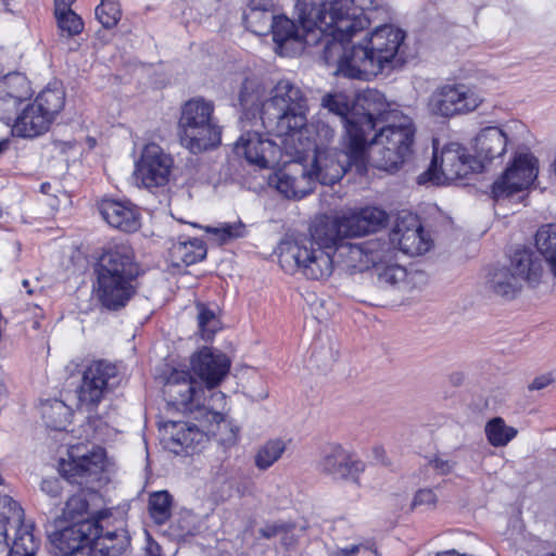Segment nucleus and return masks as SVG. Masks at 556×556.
Instances as JSON below:
<instances>
[{
  "instance_id": "f257e3e1",
  "label": "nucleus",
  "mask_w": 556,
  "mask_h": 556,
  "mask_svg": "<svg viewBox=\"0 0 556 556\" xmlns=\"http://www.w3.org/2000/svg\"><path fill=\"white\" fill-rule=\"evenodd\" d=\"M243 109L258 108L264 128L278 138L286 153L303 151L312 146L305 134L307 103L303 91L288 79L279 80L270 97L262 101L258 86L247 79L239 94Z\"/></svg>"
},
{
  "instance_id": "f03ea898",
  "label": "nucleus",
  "mask_w": 556,
  "mask_h": 556,
  "mask_svg": "<svg viewBox=\"0 0 556 556\" xmlns=\"http://www.w3.org/2000/svg\"><path fill=\"white\" fill-rule=\"evenodd\" d=\"M406 34L399 27L384 24L375 27L357 45L344 47L350 40L328 39L323 58L328 65L336 64L338 75L351 79L369 80L390 67Z\"/></svg>"
},
{
  "instance_id": "7ed1b4c3",
  "label": "nucleus",
  "mask_w": 556,
  "mask_h": 556,
  "mask_svg": "<svg viewBox=\"0 0 556 556\" xmlns=\"http://www.w3.org/2000/svg\"><path fill=\"white\" fill-rule=\"evenodd\" d=\"M378 7L376 0H298V10L306 41L351 40L370 25L366 11Z\"/></svg>"
},
{
  "instance_id": "20e7f679",
  "label": "nucleus",
  "mask_w": 556,
  "mask_h": 556,
  "mask_svg": "<svg viewBox=\"0 0 556 556\" xmlns=\"http://www.w3.org/2000/svg\"><path fill=\"white\" fill-rule=\"evenodd\" d=\"M96 274L97 299L110 311L124 307L136 293L135 281L139 267L132 249L125 243L115 244L103 252Z\"/></svg>"
},
{
  "instance_id": "39448f33",
  "label": "nucleus",
  "mask_w": 556,
  "mask_h": 556,
  "mask_svg": "<svg viewBox=\"0 0 556 556\" xmlns=\"http://www.w3.org/2000/svg\"><path fill=\"white\" fill-rule=\"evenodd\" d=\"M163 395L169 406L189 414L203 424H222L225 421L227 406L223 392H211L192 378L189 371L173 369L163 384Z\"/></svg>"
},
{
  "instance_id": "423d86ee",
  "label": "nucleus",
  "mask_w": 556,
  "mask_h": 556,
  "mask_svg": "<svg viewBox=\"0 0 556 556\" xmlns=\"http://www.w3.org/2000/svg\"><path fill=\"white\" fill-rule=\"evenodd\" d=\"M391 121L368 136L366 163L380 170L397 172L413 153L416 127L406 115H390Z\"/></svg>"
},
{
  "instance_id": "0eeeda50",
  "label": "nucleus",
  "mask_w": 556,
  "mask_h": 556,
  "mask_svg": "<svg viewBox=\"0 0 556 556\" xmlns=\"http://www.w3.org/2000/svg\"><path fill=\"white\" fill-rule=\"evenodd\" d=\"M318 224L311 228V236L280 245L279 263L289 273H299L311 280L328 279L334 268V242H328V236L317 238Z\"/></svg>"
},
{
  "instance_id": "6e6552de",
  "label": "nucleus",
  "mask_w": 556,
  "mask_h": 556,
  "mask_svg": "<svg viewBox=\"0 0 556 556\" xmlns=\"http://www.w3.org/2000/svg\"><path fill=\"white\" fill-rule=\"evenodd\" d=\"M394 103L388 102L377 89H366L356 94L352 115L348 123V151L354 161H362L366 152L368 136L379 126L391 121L390 115H401Z\"/></svg>"
},
{
  "instance_id": "1a4fd4ad",
  "label": "nucleus",
  "mask_w": 556,
  "mask_h": 556,
  "mask_svg": "<svg viewBox=\"0 0 556 556\" xmlns=\"http://www.w3.org/2000/svg\"><path fill=\"white\" fill-rule=\"evenodd\" d=\"M214 113V102L203 97H194L181 105L177 135L180 144L192 154L220 146L223 127Z\"/></svg>"
},
{
  "instance_id": "9d476101",
  "label": "nucleus",
  "mask_w": 556,
  "mask_h": 556,
  "mask_svg": "<svg viewBox=\"0 0 556 556\" xmlns=\"http://www.w3.org/2000/svg\"><path fill=\"white\" fill-rule=\"evenodd\" d=\"M100 419L88 417V421L80 426L85 441L68 445V459L60 463V471L68 481L77 482L78 478L98 476L104 468L105 451L91 443L100 435Z\"/></svg>"
},
{
  "instance_id": "9b49d317",
  "label": "nucleus",
  "mask_w": 556,
  "mask_h": 556,
  "mask_svg": "<svg viewBox=\"0 0 556 556\" xmlns=\"http://www.w3.org/2000/svg\"><path fill=\"white\" fill-rule=\"evenodd\" d=\"M312 142L309 148L303 149V151L287 153L289 156H299L304 161L305 155L313 151L314 156L308 167V173L312 178L314 186L316 182L320 185H333L338 182L346 173L348 167L355 165L358 170L366 168V153L362 161H354L349 155V151L343 139L344 151H338L337 149L318 148L316 142Z\"/></svg>"
},
{
  "instance_id": "f8f14e48",
  "label": "nucleus",
  "mask_w": 556,
  "mask_h": 556,
  "mask_svg": "<svg viewBox=\"0 0 556 556\" xmlns=\"http://www.w3.org/2000/svg\"><path fill=\"white\" fill-rule=\"evenodd\" d=\"M386 218L384 211L378 207H365L334 218L325 217L316 220L318 224L316 235L317 238L328 236V242L338 244L344 238L375 232L383 225Z\"/></svg>"
},
{
  "instance_id": "ddd939ff",
  "label": "nucleus",
  "mask_w": 556,
  "mask_h": 556,
  "mask_svg": "<svg viewBox=\"0 0 556 556\" xmlns=\"http://www.w3.org/2000/svg\"><path fill=\"white\" fill-rule=\"evenodd\" d=\"M482 167L483 164L468 155L459 143L451 142L442 149L440 155L434 154L430 167L418 177V182L431 181L438 186L445 185L481 172Z\"/></svg>"
},
{
  "instance_id": "4468645a",
  "label": "nucleus",
  "mask_w": 556,
  "mask_h": 556,
  "mask_svg": "<svg viewBox=\"0 0 556 556\" xmlns=\"http://www.w3.org/2000/svg\"><path fill=\"white\" fill-rule=\"evenodd\" d=\"M99 522L92 519L77 520L49 535L51 544L62 556H98L109 546L98 538Z\"/></svg>"
},
{
  "instance_id": "2eb2a0df",
  "label": "nucleus",
  "mask_w": 556,
  "mask_h": 556,
  "mask_svg": "<svg viewBox=\"0 0 556 556\" xmlns=\"http://www.w3.org/2000/svg\"><path fill=\"white\" fill-rule=\"evenodd\" d=\"M117 368L108 362L96 361L84 371L77 389L78 407L92 410L117 383Z\"/></svg>"
},
{
  "instance_id": "dca6fc26",
  "label": "nucleus",
  "mask_w": 556,
  "mask_h": 556,
  "mask_svg": "<svg viewBox=\"0 0 556 556\" xmlns=\"http://www.w3.org/2000/svg\"><path fill=\"white\" fill-rule=\"evenodd\" d=\"M482 101V97L466 85H444L432 92L428 108L432 114L450 117L472 112Z\"/></svg>"
},
{
  "instance_id": "f3484780",
  "label": "nucleus",
  "mask_w": 556,
  "mask_h": 556,
  "mask_svg": "<svg viewBox=\"0 0 556 556\" xmlns=\"http://www.w3.org/2000/svg\"><path fill=\"white\" fill-rule=\"evenodd\" d=\"M538 176V161L530 153L515 155L504 174L492 185L495 201L507 199L516 192L527 189Z\"/></svg>"
},
{
  "instance_id": "a211bd4d",
  "label": "nucleus",
  "mask_w": 556,
  "mask_h": 556,
  "mask_svg": "<svg viewBox=\"0 0 556 556\" xmlns=\"http://www.w3.org/2000/svg\"><path fill=\"white\" fill-rule=\"evenodd\" d=\"M173 159L156 143H148L136 163L134 178L147 189L165 186L169 181Z\"/></svg>"
},
{
  "instance_id": "6ab92c4d",
  "label": "nucleus",
  "mask_w": 556,
  "mask_h": 556,
  "mask_svg": "<svg viewBox=\"0 0 556 556\" xmlns=\"http://www.w3.org/2000/svg\"><path fill=\"white\" fill-rule=\"evenodd\" d=\"M193 374L204 383L203 389L211 395L228 376L231 361L219 350L204 346L190 358Z\"/></svg>"
},
{
  "instance_id": "aec40b11",
  "label": "nucleus",
  "mask_w": 556,
  "mask_h": 556,
  "mask_svg": "<svg viewBox=\"0 0 556 556\" xmlns=\"http://www.w3.org/2000/svg\"><path fill=\"white\" fill-rule=\"evenodd\" d=\"M281 150L285 151L281 141L274 142L258 131H244L233 144L237 156L245 159L249 164L260 168L278 164Z\"/></svg>"
},
{
  "instance_id": "412c9836",
  "label": "nucleus",
  "mask_w": 556,
  "mask_h": 556,
  "mask_svg": "<svg viewBox=\"0 0 556 556\" xmlns=\"http://www.w3.org/2000/svg\"><path fill=\"white\" fill-rule=\"evenodd\" d=\"M198 422L199 425L189 421H167L164 425L167 434L163 438L164 446L176 455L189 454L197 450L207 440V433L213 432L215 425Z\"/></svg>"
},
{
  "instance_id": "4be33fe9",
  "label": "nucleus",
  "mask_w": 556,
  "mask_h": 556,
  "mask_svg": "<svg viewBox=\"0 0 556 556\" xmlns=\"http://www.w3.org/2000/svg\"><path fill=\"white\" fill-rule=\"evenodd\" d=\"M292 157L283 168L269 177L268 185L287 199L300 200L311 193L315 186L307 165L299 156Z\"/></svg>"
},
{
  "instance_id": "5701e85b",
  "label": "nucleus",
  "mask_w": 556,
  "mask_h": 556,
  "mask_svg": "<svg viewBox=\"0 0 556 556\" xmlns=\"http://www.w3.org/2000/svg\"><path fill=\"white\" fill-rule=\"evenodd\" d=\"M390 241L404 254L410 256L425 254L431 248L430 239L425 235L420 222L414 215L397 218L390 233Z\"/></svg>"
},
{
  "instance_id": "b1692460",
  "label": "nucleus",
  "mask_w": 556,
  "mask_h": 556,
  "mask_svg": "<svg viewBox=\"0 0 556 556\" xmlns=\"http://www.w3.org/2000/svg\"><path fill=\"white\" fill-rule=\"evenodd\" d=\"M318 468L333 479L346 480L363 470V464L353 460L348 451L333 443L325 447Z\"/></svg>"
},
{
  "instance_id": "393cba45",
  "label": "nucleus",
  "mask_w": 556,
  "mask_h": 556,
  "mask_svg": "<svg viewBox=\"0 0 556 556\" xmlns=\"http://www.w3.org/2000/svg\"><path fill=\"white\" fill-rule=\"evenodd\" d=\"M100 214L113 228L135 232L140 228V213L129 201L105 199L100 203Z\"/></svg>"
},
{
  "instance_id": "a878e982",
  "label": "nucleus",
  "mask_w": 556,
  "mask_h": 556,
  "mask_svg": "<svg viewBox=\"0 0 556 556\" xmlns=\"http://www.w3.org/2000/svg\"><path fill=\"white\" fill-rule=\"evenodd\" d=\"M508 143L507 134L500 127L489 126L481 129L473 139L476 157L482 164L504 155Z\"/></svg>"
},
{
  "instance_id": "bb28decb",
  "label": "nucleus",
  "mask_w": 556,
  "mask_h": 556,
  "mask_svg": "<svg viewBox=\"0 0 556 556\" xmlns=\"http://www.w3.org/2000/svg\"><path fill=\"white\" fill-rule=\"evenodd\" d=\"M506 268H509L521 283L536 285L544 275L542 261L529 249L515 251Z\"/></svg>"
},
{
  "instance_id": "cd10ccee",
  "label": "nucleus",
  "mask_w": 556,
  "mask_h": 556,
  "mask_svg": "<svg viewBox=\"0 0 556 556\" xmlns=\"http://www.w3.org/2000/svg\"><path fill=\"white\" fill-rule=\"evenodd\" d=\"M52 121L33 102L15 117L13 132L20 137L34 138L46 132Z\"/></svg>"
},
{
  "instance_id": "c85d7f7f",
  "label": "nucleus",
  "mask_w": 556,
  "mask_h": 556,
  "mask_svg": "<svg viewBox=\"0 0 556 556\" xmlns=\"http://www.w3.org/2000/svg\"><path fill=\"white\" fill-rule=\"evenodd\" d=\"M22 507L10 496L0 495V556H10L9 530L21 523Z\"/></svg>"
},
{
  "instance_id": "c756f323",
  "label": "nucleus",
  "mask_w": 556,
  "mask_h": 556,
  "mask_svg": "<svg viewBox=\"0 0 556 556\" xmlns=\"http://www.w3.org/2000/svg\"><path fill=\"white\" fill-rule=\"evenodd\" d=\"M296 11L298 5L295 7ZM299 21L300 14L298 13ZM302 24V22H300ZM302 34L300 33L299 28L295 26V24L288 17L281 15L275 17L273 22V27L269 33L273 34V40L276 45V52L282 54V48L283 45L289 41H300L303 40L306 45L315 46L316 43H309L306 41L307 31L304 29L303 25H301Z\"/></svg>"
},
{
  "instance_id": "7c9ffc66",
  "label": "nucleus",
  "mask_w": 556,
  "mask_h": 556,
  "mask_svg": "<svg viewBox=\"0 0 556 556\" xmlns=\"http://www.w3.org/2000/svg\"><path fill=\"white\" fill-rule=\"evenodd\" d=\"M206 252L205 243L198 238L176 242L169 249V255L175 266L195 264L205 258Z\"/></svg>"
},
{
  "instance_id": "2f4dec72",
  "label": "nucleus",
  "mask_w": 556,
  "mask_h": 556,
  "mask_svg": "<svg viewBox=\"0 0 556 556\" xmlns=\"http://www.w3.org/2000/svg\"><path fill=\"white\" fill-rule=\"evenodd\" d=\"M378 281L381 286L393 287L404 291L412 290L415 287L417 278L421 275L408 273L403 266L391 264L383 267H377Z\"/></svg>"
},
{
  "instance_id": "473e14b6",
  "label": "nucleus",
  "mask_w": 556,
  "mask_h": 556,
  "mask_svg": "<svg viewBox=\"0 0 556 556\" xmlns=\"http://www.w3.org/2000/svg\"><path fill=\"white\" fill-rule=\"evenodd\" d=\"M486 285L494 294L505 299H514L522 288V283L506 267L491 271Z\"/></svg>"
},
{
  "instance_id": "72a5a7b5",
  "label": "nucleus",
  "mask_w": 556,
  "mask_h": 556,
  "mask_svg": "<svg viewBox=\"0 0 556 556\" xmlns=\"http://www.w3.org/2000/svg\"><path fill=\"white\" fill-rule=\"evenodd\" d=\"M535 245L544 257L549 273L556 279V224L543 225L538 229Z\"/></svg>"
},
{
  "instance_id": "f704fd0d",
  "label": "nucleus",
  "mask_w": 556,
  "mask_h": 556,
  "mask_svg": "<svg viewBox=\"0 0 556 556\" xmlns=\"http://www.w3.org/2000/svg\"><path fill=\"white\" fill-rule=\"evenodd\" d=\"M535 245L544 257L549 273L556 279V224L543 225L538 229Z\"/></svg>"
},
{
  "instance_id": "c9c22d12",
  "label": "nucleus",
  "mask_w": 556,
  "mask_h": 556,
  "mask_svg": "<svg viewBox=\"0 0 556 556\" xmlns=\"http://www.w3.org/2000/svg\"><path fill=\"white\" fill-rule=\"evenodd\" d=\"M14 538L10 542V556H35L39 542L33 533V526L25 525L24 518L21 523L12 528Z\"/></svg>"
},
{
  "instance_id": "e433bc0d",
  "label": "nucleus",
  "mask_w": 556,
  "mask_h": 556,
  "mask_svg": "<svg viewBox=\"0 0 556 556\" xmlns=\"http://www.w3.org/2000/svg\"><path fill=\"white\" fill-rule=\"evenodd\" d=\"M71 408L62 401L49 400L41 405V416L48 428L61 431L70 421Z\"/></svg>"
},
{
  "instance_id": "4c0bfd02",
  "label": "nucleus",
  "mask_w": 556,
  "mask_h": 556,
  "mask_svg": "<svg viewBox=\"0 0 556 556\" xmlns=\"http://www.w3.org/2000/svg\"><path fill=\"white\" fill-rule=\"evenodd\" d=\"M287 443L283 439L275 438L264 442L254 456V465L258 470H267L277 463L286 452Z\"/></svg>"
},
{
  "instance_id": "58836bf2",
  "label": "nucleus",
  "mask_w": 556,
  "mask_h": 556,
  "mask_svg": "<svg viewBox=\"0 0 556 556\" xmlns=\"http://www.w3.org/2000/svg\"><path fill=\"white\" fill-rule=\"evenodd\" d=\"M488 442L494 447L506 446L518 433L517 429L507 426L502 417L490 419L484 427Z\"/></svg>"
},
{
  "instance_id": "ea45409f",
  "label": "nucleus",
  "mask_w": 556,
  "mask_h": 556,
  "mask_svg": "<svg viewBox=\"0 0 556 556\" xmlns=\"http://www.w3.org/2000/svg\"><path fill=\"white\" fill-rule=\"evenodd\" d=\"M321 105L329 111V113H332L337 115L341 123L344 126L345 134H344V140L345 144L348 146V123L352 115V105L350 98L344 93H329L326 94L321 100Z\"/></svg>"
},
{
  "instance_id": "a19ab883",
  "label": "nucleus",
  "mask_w": 556,
  "mask_h": 556,
  "mask_svg": "<svg viewBox=\"0 0 556 556\" xmlns=\"http://www.w3.org/2000/svg\"><path fill=\"white\" fill-rule=\"evenodd\" d=\"M339 252L341 257L345 258L349 267L363 270L368 267V263H375V257L371 253L366 252L359 244L343 243L341 241L334 247V253Z\"/></svg>"
},
{
  "instance_id": "79ce46f5",
  "label": "nucleus",
  "mask_w": 556,
  "mask_h": 556,
  "mask_svg": "<svg viewBox=\"0 0 556 556\" xmlns=\"http://www.w3.org/2000/svg\"><path fill=\"white\" fill-rule=\"evenodd\" d=\"M149 514L156 525H164L172 516L173 496L167 491L153 492L149 496Z\"/></svg>"
},
{
  "instance_id": "37998d69",
  "label": "nucleus",
  "mask_w": 556,
  "mask_h": 556,
  "mask_svg": "<svg viewBox=\"0 0 556 556\" xmlns=\"http://www.w3.org/2000/svg\"><path fill=\"white\" fill-rule=\"evenodd\" d=\"M64 102L65 93L61 87L43 89L34 101L52 119L63 109Z\"/></svg>"
},
{
  "instance_id": "c03bdc74",
  "label": "nucleus",
  "mask_w": 556,
  "mask_h": 556,
  "mask_svg": "<svg viewBox=\"0 0 556 556\" xmlns=\"http://www.w3.org/2000/svg\"><path fill=\"white\" fill-rule=\"evenodd\" d=\"M29 90L26 77L21 74H9L0 81V94L2 97L24 101L30 96Z\"/></svg>"
},
{
  "instance_id": "a18cd8bd",
  "label": "nucleus",
  "mask_w": 556,
  "mask_h": 556,
  "mask_svg": "<svg viewBox=\"0 0 556 556\" xmlns=\"http://www.w3.org/2000/svg\"><path fill=\"white\" fill-rule=\"evenodd\" d=\"M275 17V12H263L257 11V9L243 12V21L247 28L258 36L269 34Z\"/></svg>"
},
{
  "instance_id": "49530a36",
  "label": "nucleus",
  "mask_w": 556,
  "mask_h": 556,
  "mask_svg": "<svg viewBox=\"0 0 556 556\" xmlns=\"http://www.w3.org/2000/svg\"><path fill=\"white\" fill-rule=\"evenodd\" d=\"M58 27L61 36L74 37L84 30V22L71 8L54 9Z\"/></svg>"
},
{
  "instance_id": "de8ad7c7",
  "label": "nucleus",
  "mask_w": 556,
  "mask_h": 556,
  "mask_svg": "<svg viewBox=\"0 0 556 556\" xmlns=\"http://www.w3.org/2000/svg\"><path fill=\"white\" fill-rule=\"evenodd\" d=\"M198 326L203 340H211L220 328V321L215 312L207 308L204 304H197Z\"/></svg>"
},
{
  "instance_id": "09e8293b",
  "label": "nucleus",
  "mask_w": 556,
  "mask_h": 556,
  "mask_svg": "<svg viewBox=\"0 0 556 556\" xmlns=\"http://www.w3.org/2000/svg\"><path fill=\"white\" fill-rule=\"evenodd\" d=\"M94 13L97 20L108 29L114 27L122 16L119 4L114 0H102Z\"/></svg>"
},
{
  "instance_id": "8fccbe9b",
  "label": "nucleus",
  "mask_w": 556,
  "mask_h": 556,
  "mask_svg": "<svg viewBox=\"0 0 556 556\" xmlns=\"http://www.w3.org/2000/svg\"><path fill=\"white\" fill-rule=\"evenodd\" d=\"M86 515H88V502L85 495L78 493L71 496L63 509L64 519L73 523L77 520L89 519L85 517Z\"/></svg>"
},
{
  "instance_id": "3c124183",
  "label": "nucleus",
  "mask_w": 556,
  "mask_h": 556,
  "mask_svg": "<svg viewBox=\"0 0 556 556\" xmlns=\"http://www.w3.org/2000/svg\"><path fill=\"white\" fill-rule=\"evenodd\" d=\"M206 231L214 235L219 244H224L229 240L243 237L245 233V226L241 222L225 223L219 227H207Z\"/></svg>"
},
{
  "instance_id": "603ef678",
  "label": "nucleus",
  "mask_w": 556,
  "mask_h": 556,
  "mask_svg": "<svg viewBox=\"0 0 556 556\" xmlns=\"http://www.w3.org/2000/svg\"><path fill=\"white\" fill-rule=\"evenodd\" d=\"M304 129H307L305 137H307L309 141L316 142L318 148H326L325 144L330 142L334 137L333 128L323 122H317L316 125H307L306 122Z\"/></svg>"
},
{
  "instance_id": "864d4df0",
  "label": "nucleus",
  "mask_w": 556,
  "mask_h": 556,
  "mask_svg": "<svg viewBox=\"0 0 556 556\" xmlns=\"http://www.w3.org/2000/svg\"><path fill=\"white\" fill-rule=\"evenodd\" d=\"M21 103L22 101L14 100L10 97H2V94H0V119L7 124L14 121V116L17 113Z\"/></svg>"
},
{
  "instance_id": "5fc2aeb1",
  "label": "nucleus",
  "mask_w": 556,
  "mask_h": 556,
  "mask_svg": "<svg viewBox=\"0 0 556 556\" xmlns=\"http://www.w3.org/2000/svg\"><path fill=\"white\" fill-rule=\"evenodd\" d=\"M40 489L51 498H58L63 491V480L61 478H46L41 481Z\"/></svg>"
},
{
  "instance_id": "6e6d98bb",
  "label": "nucleus",
  "mask_w": 556,
  "mask_h": 556,
  "mask_svg": "<svg viewBox=\"0 0 556 556\" xmlns=\"http://www.w3.org/2000/svg\"><path fill=\"white\" fill-rule=\"evenodd\" d=\"M428 464L439 475H448L454 470L456 466V462L448 458H444L441 455L434 456L429 460Z\"/></svg>"
},
{
  "instance_id": "4d7b16f0",
  "label": "nucleus",
  "mask_w": 556,
  "mask_h": 556,
  "mask_svg": "<svg viewBox=\"0 0 556 556\" xmlns=\"http://www.w3.org/2000/svg\"><path fill=\"white\" fill-rule=\"evenodd\" d=\"M435 503H437V496L433 493V491L430 489H422V490H419L415 494L412 505H413V507H417V506L432 507L435 505Z\"/></svg>"
},
{
  "instance_id": "13d9d810",
  "label": "nucleus",
  "mask_w": 556,
  "mask_h": 556,
  "mask_svg": "<svg viewBox=\"0 0 556 556\" xmlns=\"http://www.w3.org/2000/svg\"><path fill=\"white\" fill-rule=\"evenodd\" d=\"M275 12L274 0H250L245 10Z\"/></svg>"
},
{
  "instance_id": "bf43d9fd",
  "label": "nucleus",
  "mask_w": 556,
  "mask_h": 556,
  "mask_svg": "<svg viewBox=\"0 0 556 556\" xmlns=\"http://www.w3.org/2000/svg\"><path fill=\"white\" fill-rule=\"evenodd\" d=\"M98 538L101 541V544L109 546L110 556H113L115 548L113 541L117 538V533L113 531H106L105 533H103L102 528L99 526Z\"/></svg>"
},
{
  "instance_id": "052dcab7",
  "label": "nucleus",
  "mask_w": 556,
  "mask_h": 556,
  "mask_svg": "<svg viewBox=\"0 0 556 556\" xmlns=\"http://www.w3.org/2000/svg\"><path fill=\"white\" fill-rule=\"evenodd\" d=\"M553 379L548 375H542L532 380L529 390H542L552 383Z\"/></svg>"
},
{
  "instance_id": "680f3d73",
  "label": "nucleus",
  "mask_w": 556,
  "mask_h": 556,
  "mask_svg": "<svg viewBox=\"0 0 556 556\" xmlns=\"http://www.w3.org/2000/svg\"><path fill=\"white\" fill-rule=\"evenodd\" d=\"M282 530V527L279 525H266L265 527L261 528L258 530L261 536L265 539H271L276 536L280 531Z\"/></svg>"
},
{
  "instance_id": "e2e57ef3",
  "label": "nucleus",
  "mask_w": 556,
  "mask_h": 556,
  "mask_svg": "<svg viewBox=\"0 0 556 556\" xmlns=\"http://www.w3.org/2000/svg\"><path fill=\"white\" fill-rule=\"evenodd\" d=\"M361 548H362L361 545H352L350 547L334 551L330 554V556H357Z\"/></svg>"
},
{
  "instance_id": "0e129e2a",
  "label": "nucleus",
  "mask_w": 556,
  "mask_h": 556,
  "mask_svg": "<svg viewBox=\"0 0 556 556\" xmlns=\"http://www.w3.org/2000/svg\"><path fill=\"white\" fill-rule=\"evenodd\" d=\"M224 427H229V434H227L225 438H222L223 443L228 446L236 444L238 440L239 428L230 425H224Z\"/></svg>"
},
{
  "instance_id": "69168bd1",
  "label": "nucleus",
  "mask_w": 556,
  "mask_h": 556,
  "mask_svg": "<svg viewBox=\"0 0 556 556\" xmlns=\"http://www.w3.org/2000/svg\"><path fill=\"white\" fill-rule=\"evenodd\" d=\"M146 556H163L161 546L151 539L148 540L146 546Z\"/></svg>"
},
{
  "instance_id": "338daca9",
  "label": "nucleus",
  "mask_w": 556,
  "mask_h": 556,
  "mask_svg": "<svg viewBox=\"0 0 556 556\" xmlns=\"http://www.w3.org/2000/svg\"><path fill=\"white\" fill-rule=\"evenodd\" d=\"M75 0H54V9H68Z\"/></svg>"
},
{
  "instance_id": "774afa93",
  "label": "nucleus",
  "mask_w": 556,
  "mask_h": 556,
  "mask_svg": "<svg viewBox=\"0 0 556 556\" xmlns=\"http://www.w3.org/2000/svg\"><path fill=\"white\" fill-rule=\"evenodd\" d=\"M294 534L293 533H289V532H286L282 541H283V544L287 545V546H293L296 544V540L293 538Z\"/></svg>"
}]
</instances>
